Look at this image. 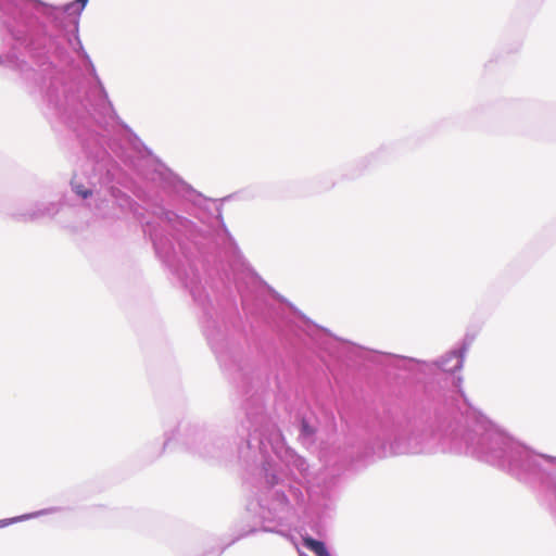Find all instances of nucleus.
<instances>
[{"mask_svg":"<svg viewBox=\"0 0 556 556\" xmlns=\"http://www.w3.org/2000/svg\"><path fill=\"white\" fill-rule=\"evenodd\" d=\"M73 190L75 191V193L84 199H87L89 197L92 195V191L88 188H86L84 185L81 184H74L73 185Z\"/></svg>","mask_w":556,"mask_h":556,"instance_id":"f03ea898","label":"nucleus"},{"mask_svg":"<svg viewBox=\"0 0 556 556\" xmlns=\"http://www.w3.org/2000/svg\"><path fill=\"white\" fill-rule=\"evenodd\" d=\"M77 2L80 4L81 8H84L88 0H77Z\"/></svg>","mask_w":556,"mask_h":556,"instance_id":"7ed1b4c3","label":"nucleus"},{"mask_svg":"<svg viewBox=\"0 0 556 556\" xmlns=\"http://www.w3.org/2000/svg\"><path fill=\"white\" fill-rule=\"evenodd\" d=\"M303 545L316 556H331L324 542L317 541L311 536L303 538Z\"/></svg>","mask_w":556,"mask_h":556,"instance_id":"f257e3e1","label":"nucleus"}]
</instances>
